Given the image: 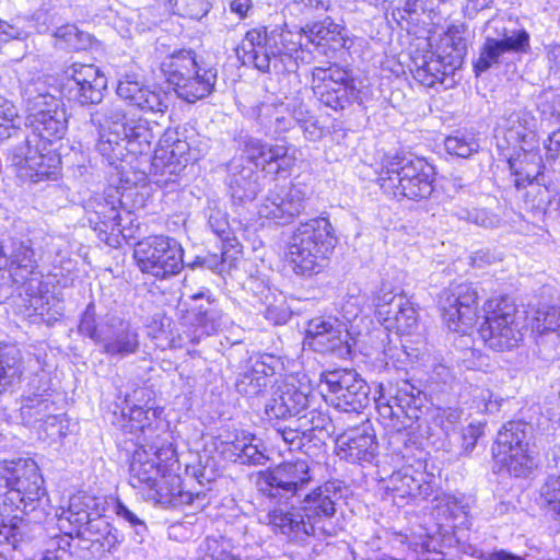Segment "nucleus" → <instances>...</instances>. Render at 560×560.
<instances>
[{"mask_svg": "<svg viewBox=\"0 0 560 560\" xmlns=\"http://www.w3.org/2000/svg\"><path fill=\"white\" fill-rule=\"evenodd\" d=\"M340 497L335 485L327 482L306 493L298 505L269 512L268 523L284 535L290 545L304 548L301 560H310L315 541L337 534L336 501Z\"/></svg>", "mask_w": 560, "mask_h": 560, "instance_id": "nucleus-1", "label": "nucleus"}, {"mask_svg": "<svg viewBox=\"0 0 560 560\" xmlns=\"http://www.w3.org/2000/svg\"><path fill=\"white\" fill-rule=\"evenodd\" d=\"M89 116L98 135L95 148L108 164L150 151L154 140L150 122L143 118L127 119L122 105L108 103L93 108Z\"/></svg>", "mask_w": 560, "mask_h": 560, "instance_id": "nucleus-2", "label": "nucleus"}, {"mask_svg": "<svg viewBox=\"0 0 560 560\" xmlns=\"http://www.w3.org/2000/svg\"><path fill=\"white\" fill-rule=\"evenodd\" d=\"M336 244L337 236L330 221L317 217L296 226L287 256L296 275L311 277L325 267Z\"/></svg>", "mask_w": 560, "mask_h": 560, "instance_id": "nucleus-3", "label": "nucleus"}, {"mask_svg": "<svg viewBox=\"0 0 560 560\" xmlns=\"http://www.w3.org/2000/svg\"><path fill=\"white\" fill-rule=\"evenodd\" d=\"M294 37L293 33L280 28H252L237 46L236 54L244 66H253L262 73H278L302 46Z\"/></svg>", "mask_w": 560, "mask_h": 560, "instance_id": "nucleus-4", "label": "nucleus"}, {"mask_svg": "<svg viewBox=\"0 0 560 560\" xmlns=\"http://www.w3.org/2000/svg\"><path fill=\"white\" fill-rule=\"evenodd\" d=\"M79 334L100 346V351L110 359L122 360L137 354L141 347L139 328L129 319L106 315L98 320L94 302L81 315Z\"/></svg>", "mask_w": 560, "mask_h": 560, "instance_id": "nucleus-5", "label": "nucleus"}, {"mask_svg": "<svg viewBox=\"0 0 560 560\" xmlns=\"http://www.w3.org/2000/svg\"><path fill=\"white\" fill-rule=\"evenodd\" d=\"M526 311L508 296L489 299L483 305V320L478 334L491 350L503 352L517 348L527 331Z\"/></svg>", "mask_w": 560, "mask_h": 560, "instance_id": "nucleus-6", "label": "nucleus"}, {"mask_svg": "<svg viewBox=\"0 0 560 560\" xmlns=\"http://www.w3.org/2000/svg\"><path fill=\"white\" fill-rule=\"evenodd\" d=\"M161 70L176 95L187 103L206 98L215 91L218 69L199 63L191 50H179L166 57Z\"/></svg>", "mask_w": 560, "mask_h": 560, "instance_id": "nucleus-7", "label": "nucleus"}, {"mask_svg": "<svg viewBox=\"0 0 560 560\" xmlns=\"http://www.w3.org/2000/svg\"><path fill=\"white\" fill-rule=\"evenodd\" d=\"M485 40L474 61L476 75L498 68L510 55H523L530 50V36L524 27H517L510 19L492 18L483 27Z\"/></svg>", "mask_w": 560, "mask_h": 560, "instance_id": "nucleus-8", "label": "nucleus"}, {"mask_svg": "<svg viewBox=\"0 0 560 560\" xmlns=\"http://www.w3.org/2000/svg\"><path fill=\"white\" fill-rule=\"evenodd\" d=\"M434 168L416 156H395L383 166L378 182L381 188L395 197L410 200L427 199L433 191Z\"/></svg>", "mask_w": 560, "mask_h": 560, "instance_id": "nucleus-9", "label": "nucleus"}, {"mask_svg": "<svg viewBox=\"0 0 560 560\" xmlns=\"http://www.w3.org/2000/svg\"><path fill=\"white\" fill-rule=\"evenodd\" d=\"M43 478L33 459H19L0 469V498L25 514L36 511L45 493Z\"/></svg>", "mask_w": 560, "mask_h": 560, "instance_id": "nucleus-10", "label": "nucleus"}, {"mask_svg": "<svg viewBox=\"0 0 560 560\" xmlns=\"http://www.w3.org/2000/svg\"><path fill=\"white\" fill-rule=\"evenodd\" d=\"M86 220L101 241L109 246L119 243V236L126 237L125 221L131 223V213L121 209L120 194L109 187L103 194L90 196L83 205Z\"/></svg>", "mask_w": 560, "mask_h": 560, "instance_id": "nucleus-11", "label": "nucleus"}, {"mask_svg": "<svg viewBox=\"0 0 560 560\" xmlns=\"http://www.w3.org/2000/svg\"><path fill=\"white\" fill-rule=\"evenodd\" d=\"M532 435V424L522 420L509 421L498 432L493 456L515 477H526L536 466L528 450Z\"/></svg>", "mask_w": 560, "mask_h": 560, "instance_id": "nucleus-12", "label": "nucleus"}, {"mask_svg": "<svg viewBox=\"0 0 560 560\" xmlns=\"http://www.w3.org/2000/svg\"><path fill=\"white\" fill-rule=\"evenodd\" d=\"M28 112L32 133L24 135L21 141L54 147L63 138L68 129V118L59 98L49 93H39L30 98Z\"/></svg>", "mask_w": 560, "mask_h": 560, "instance_id": "nucleus-13", "label": "nucleus"}, {"mask_svg": "<svg viewBox=\"0 0 560 560\" xmlns=\"http://www.w3.org/2000/svg\"><path fill=\"white\" fill-rule=\"evenodd\" d=\"M184 250L173 237L153 235L136 245L133 256L144 273L156 279H167L178 275L184 267Z\"/></svg>", "mask_w": 560, "mask_h": 560, "instance_id": "nucleus-14", "label": "nucleus"}, {"mask_svg": "<svg viewBox=\"0 0 560 560\" xmlns=\"http://www.w3.org/2000/svg\"><path fill=\"white\" fill-rule=\"evenodd\" d=\"M375 317L388 331L412 335L419 328V314L413 303L402 293H395L382 284L373 298Z\"/></svg>", "mask_w": 560, "mask_h": 560, "instance_id": "nucleus-15", "label": "nucleus"}, {"mask_svg": "<svg viewBox=\"0 0 560 560\" xmlns=\"http://www.w3.org/2000/svg\"><path fill=\"white\" fill-rule=\"evenodd\" d=\"M312 88L319 102L334 110H343L358 97L353 79L336 63L312 70Z\"/></svg>", "mask_w": 560, "mask_h": 560, "instance_id": "nucleus-16", "label": "nucleus"}, {"mask_svg": "<svg viewBox=\"0 0 560 560\" xmlns=\"http://www.w3.org/2000/svg\"><path fill=\"white\" fill-rule=\"evenodd\" d=\"M57 150L56 145L21 141L11 149L9 160L13 166L25 171L32 182L56 180L61 171V158Z\"/></svg>", "mask_w": 560, "mask_h": 560, "instance_id": "nucleus-17", "label": "nucleus"}, {"mask_svg": "<svg viewBox=\"0 0 560 560\" xmlns=\"http://www.w3.org/2000/svg\"><path fill=\"white\" fill-rule=\"evenodd\" d=\"M326 400L343 412H359L370 402V387L354 370H335L323 374Z\"/></svg>", "mask_w": 560, "mask_h": 560, "instance_id": "nucleus-18", "label": "nucleus"}, {"mask_svg": "<svg viewBox=\"0 0 560 560\" xmlns=\"http://www.w3.org/2000/svg\"><path fill=\"white\" fill-rule=\"evenodd\" d=\"M311 190L303 183L275 186L258 206V214L277 225H288L306 209Z\"/></svg>", "mask_w": 560, "mask_h": 560, "instance_id": "nucleus-19", "label": "nucleus"}, {"mask_svg": "<svg viewBox=\"0 0 560 560\" xmlns=\"http://www.w3.org/2000/svg\"><path fill=\"white\" fill-rule=\"evenodd\" d=\"M423 399L420 385L408 380L380 384L377 395L374 397L378 413L388 419H398L402 415L408 419H418Z\"/></svg>", "mask_w": 560, "mask_h": 560, "instance_id": "nucleus-20", "label": "nucleus"}, {"mask_svg": "<svg viewBox=\"0 0 560 560\" xmlns=\"http://www.w3.org/2000/svg\"><path fill=\"white\" fill-rule=\"evenodd\" d=\"M479 289L478 284L459 283L442 292L440 306L451 330L467 334L476 324Z\"/></svg>", "mask_w": 560, "mask_h": 560, "instance_id": "nucleus-21", "label": "nucleus"}, {"mask_svg": "<svg viewBox=\"0 0 560 560\" xmlns=\"http://www.w3.org/2000/svg\"><path fill=\"white\" fill-rule=\"evenodd\" d=\"M62 92L80 106H95L102 103L107 88V79L98 67L73 62L63 70Z\"/></svg>", "mask_w": 560, "mask_h": 560, "instance_id": "nucleus-22", "label": "nucleus"}, {"mask_svg": "<svg viewBox=\"0 0 560 560\" xmlns=\"http://www.w3.org/2000/svg\"><path fill=\"white\" fill-rule=\"evenodd\" d=\"M235 141L245 154L246 164L252 163L267 174L289 172L294 164V158L289 154V147L285 144H271L243 132L235 137Z\"/></svg>", "mask_w": 560, "mask_h": 560, "instance_id": "nucleus-23", "label": "nucleus"}, {"mask_svg": "<svg viewBox=\"0 0 560 560\" xmlns=\"http://www.w3.org/2000/svg\"><path fill=\"white\" fill-rule=\"evenodd\" d=\"M266 488L262 491L271 498L289 499L301 497V492L312 482L313 476L305 460L285 462L261 476Z\"/></svg>", "mask_w": 560, "mask_h": 560, "instance_id": "nucleus-24", "label": "nucleus"}, {"mask_svg": "<svg viewBox=\"0 0 560 560\" xmlns=\"http://www.w3.org/2000/svg\"><path fill=\"white\" fill-rule=\"evenodd\" d=\"M8 264L12 281L23 287L27 295H37L42 283V275L36 270L37 261L28 241L13 242L9 258H7L4 247L0 245V270Z\"/></svg>", "mask_w": 560, "mask_h": 560, "instance_id": "nucleus-25", "label": "nucleus"}, {"mask_svg": "<svg viewBox=\"0 0 560 560\" xmlns=\"http://www.w3.org/2000/svg\"><path fill=\"white\" fill-rule=\"evenodd\" d=\"M117 95L129 106L143 114H164L168 108V95L159 86L149 85L137 74H125L118 80Z\"/></svg>", "mask_w": 560, "mask_h": 560, "instance_id": "nucleus-26", "label": "nucleus"}, {"mask_svg": "<svg viewBox=\"0 0 560 560\" xmlns=\"http://www.w3.org/2000/svg\"><path fill=\"white\" fill-rule=\"evenodd\" d=\"M520 156L517 159L510 158L509 165L515 176L514 185L520 189H525L524 200L533 209L542 210L545 213L557 210L555 206L560 205V198L551 195L550 188L546 185L544 175L539 170L533 174L523 167ZM537 168H540L538 163Z\"/></svg>", "mask_w": 560, "mask_h": 560, "instance_id": "nucleus-27", "label": "nucleus"}, {"mask_svg": "<svg viewBox=\"0 0 560 560\" xmlns=\"http://www.w3.org/2000/svg\"><path fill=\"white\" fill-rule=\"evenodd\" d=\"M308 343L315 351L346 357L350 353L349 331L336 318L316 317L310 320L306 329Z\"/></svg>", "mask_w": 560, "mask_h": 560, "instance_id": "nucleus-28", "label": "nucleus"}, {"mask_svg": "<svg viewBox=\"0 0 560 560\" xmlns=\"http://www.w3.org/2000/svg\"><path fill=\"white\" fill-rule=\"evenodd\" d=\"M337 455L349 463H372L378 453L375 431L370 421L351 428L336 440Z\"/></svg>", "mask_w": 560, "mask_h": 560, "instance_id": "nucleus-29", "label": "nucleus"}, {"mask_svg": "<svg viewBox=\"0 0 560 560\" xmlns=\"http://www.w3.org/2000/svg\"><path fill=\"white\" fill-rule=\"evenodd\" d=\"M124 539V534L105 516L96 515L90 526L85 527L78 546L82 558L101 559L106 553L115 552Z\"/></svg>", "mask_w": 560, "mask_h": 560, "instance_id": "nucleus-30", "label": "nucleus"}, {"mask_svg": "<svg viewBox=\"0 0 560 560\" xmlns=\"http://www.w3.org/2000/svg\"><path fill=\"white\" fill-rule=\"evenodd\" d=\"M188 143L185 140L177 139L173 141L171 149L158 148L151 162L152 182L159 187L166 188L177 182L180 172L185 168V158Z\"/></svg>", "mask_w": 560, "mask_h": 560, "instance_id": "nucleus-31", "label": "nucleus"}, {"mask_svg": "<svg viewBox=\"0 0 560 560\" xmlns=\"http://www.w3.org/2000/svg\"><path fill=\"white\" fill-rule=\"evenodd\" d=\"M310 396L294 385L279 386L265 405L269 422L296 419L310 408Z\"/></svg>", "mask_w": 560, "mask_h": 560, "instance_id": "nucleus-32", "label": "nucleus"}, {"mask_svg": "<svg viewBox=\"0 0 560 560\" xmlns=\"http://www.w3.org/2000/svg\"><path fill=\"white\" fill-rule=\"evenodd\" d=\"M417 465V468L411 465L406 466L390 476L387 488L395 495L399 498L430 495L434 474L428 471L427 460H418Z\"/></svg>", "mask_w": 560, "mask_h": 560, "instance_id": "nucleus-33", "label": "nucleus"}, {"mask_svg": "<svg viewBox=\"0 0 560 560\" xmlns=\"http://www.w3.org/2000/svg\"><path fill=\"white\" fill-rule=\"evenodd\" d=\"M501 128L508 143L520 145L524 151L522 161H534L536 154L527 153L525 145H532L536 139L537 120L533 114L525 109H515L506 113L502 119Z\"/></svg>", "mask_w": 560, "mask_h": 560, "instance_id": "nucleus-34", "label": "nucleus"}, {"mask_svg": "<svg viewBox=\"0 0 560 560\" xmlns=\"http://www.w3.org/2000/svg\"><path fill=\"white\" fill-rule=\"evenodd\" d=\"M225 183L233 201L238 203L253 201L261 189L259 174L243 156L230 161Z\"/></svg>", "mask_w": 560, "mask_h": 560, "instance_id": "nucleus-35", "label": "nucleus"}, {"mask_svg": "<svg viewBox=\"0 0 560 560\" xmlns=\"http://www.w3.org/2000/svg\"><path fill=\"white\" fill-rule=\"evenodd\" d=\"M203 497L201 492L192 493L185 490L180 476L176 474H163L156 487L149 493L150 499L164 508L172 509L195 503L197 506H201L202 503L199 501L203 500Z\"/></svg>", "mask_w": 560, "mask_h": 560, "instance_id": "nucleus-36", "label": "nucleus"}, {"mask_svg": "<svg viewBox=\"0 0 560 560\" xmlns=\"http://www.w3.org/2000/svg\"><path fill=\"white\" fill-rule=\"evenodd\" d=\"M191 299L199 304H196L187 311L185 320L192 327L201 330V334L211 335L215 332L221 326V311L215 305L210 295L200 291Z\"/></svg>", "mask_w": 560, "mask_h": 560, "instance_id": "nucleus-37", "label": "nucleus"}, {"mask_svg": "<svg viewBox=\"0 0 560 560\" xmlns=\"http://www.w3.org/2000/svg\"><path fill=\"white\" fill-rule=\"evenodd\" d=\"M307 43L313 44L319 52L326 54V48L338 50L345 47L346 39L341 28L330 18L307 24L302 28Z\"/></svg>", "mask_w": 560, "mask_h": 560, "instance_id": "nucleus-38", "label": "nucleus"}, {"mask_svg": "<svg viewBox=\"0 0 560 560\" xmlns=\"http://www.w3.org/2000/svg\"><path fill=\"white\" fill-rule=\"evenodd\" d=\"M129 482L133 488H148L150 493L156 487L161 477V466L150 458L145 450H137L131 458Z\"/></svg>", "mask_w": 560, "mask_h": 560, "instance_id": "nucleus-39", "label": "nucleus"}, {"mask_svg": "<svg viewBox=\"0 0 560 560\" xmlns=\"http://www.w3.org/2000/svg\"><path fill=\"white\" fill-rule=\"evenodd\" d=\"M267 360L272 361L273 357L268 355L262 361H257L250 370L238 375L235 387L240 394L254 397L269 386L275 368Z\"/></svg>", "mask_w": 560, "mask_h": 560, "instance_id": "nucleus-40", "label": "nucleus"}, {"mask_svg": "<svg viewBox=\"0 0 560 560\" xmlns=\"http://www.w3.org/2000/svg\"><path fill=\"white\" fill-rule=\"evenodd\" d=\"M304 431H306L307 443L314 446H322L325 441L334 433V424L326 411L312 408L306 409L302 416H299Z\"/></svg>", "mask_w": 560, "mask_h": 560, "instance_id": "nucleus-41", "label": "nucleus"}, {"mask_svg": "<svg viewBox=\"0 0 560 560\" xmlns=\"http://www.w3.org/2000/svg\"><path fill=\"white\" fill-rule=\"evenodd\" d=\"M23 371L20 349L15 345L0 342V393L20 382Z\"/></svg>", "mask_w": 560, "mask_h": 560, "instance_id": "nucleus-42", "label": "nucleus"}, {"mask_svg": "<svg viewBox=\"0 0 560 560\" xmlns=\"http://www.w3.org/2000/svg\"><path fill=\"white\" fill-rule=\"evenodd\" d=\"M192 560H258L256 557L233 552L223 537H207L198 546Z\"/></svg>", "mask_w": 560, "mask_h": 560, "instance_id": "nucleus-43", "label": "nucleus"}, {"mask_svg": "<svg viewBox=\"0 0 560 560\" xmlns=\"http://www.w3.org/2000/svg\"><path fill=\"white\" fill-rule=\"evenodd\" d=\"M456 68L455 62L447 61L445 57H434L424 59L422 65L418 66L413 72V78L427 88H432L436 82H443L445 75Z\"/></svg>", "mask_w": 560, "mask_h": 560, "instance_id": "nucleus-44", "label": "nucleus"}, {"mask_svg": "<svg viewBox=\"0 0 560 560\" xmlns=\"http://www.w3.org/2000/svg\"><path fill=\"white\" fill-rule=\"evenodd\" d=\"M448 211L451 217L483 229H498L502 224L500 215L486 208H469L454 203Z\"/></svg>", "mask_w": 560, "mask_h": 560, "instance_id": "nucleus-45", "label": "nucleus"}, {"mask_svg": "<svg viewBox=\"0 0 560 560\" xmlns=\"http://www.w3.org/2000/svg\"><path fill=\"white\" fill-rule=\"evenodd\" d=\"M96 515L100 514L97 512H91L89 504L84 503L81 498L75 497L71 498L68 509L60 514L59 522L62 527H65L63 522H68L80 539L81 536H83L85 527L90 526V523Z\"/></svg>", "mask_w": 560, "mask_h": 560, "instance_id": "nucleus-46", "label": "nucleus"}, {"mask_svg": "<svg viewBox=\"0 0 560 560\" xmlns=\"http://www.w3.org/2000/svg\"><path fill=\"white\" fill-rule=\"evenodd\" d=\"M483 434L481 422L470 423L460 432H454L450 438L448 452L455 456H469L476 447L477 441Z\"/></svg>", "mask_w": 560, "mask_h": 560, "instance_id": "nucleus-47", "label": "nucleus"}, {"mask_svg": "<svg viewBox=\"0 0 560 560\" xmlns=\"http://www.w3.org/2000/svg\"><path fill=\"white\" fill-rule=\"evenodd\" d=\"M288 421L289 424H283L281 421H275V423H272L276 434L289 445L290 450H300L308 454L311 443H307L308 435H306V431H304L299 417Z\"/></svg>", "mask_w": 560, "mask_h": 560, "instance_id": "nucleus-48", "label": "nucleus"}, {"mask_svg": "<svg viewBox=\"0 0 560 560\" xmlns=\"http://www.w3.org/2000/svg\"><path fill=\"white\" fill-rule=\"evenodd\" d=\"M54 36L60 48L71 50H84L92 44V36L80 31L74 24H66L57 27Z\"/></svg>", "mask_w": 560, "mask_h": 560, "instance_id": "nucleus-49", "label": "nucleus"}, {"mask_svg": "<svg viewBox=\"0 0 560 560\" xmlns=\"http://www.w3.org/2000/svg\"><path fill=\"white\" fill-rule=\"evenodd\" d=\"M536 107L541 120L550 125L560 124V91L544 90L536 100Z\"/></svg>", "mask_w": 560, "mask_h": 560, "instance_id": "nucleus-50", "label": "nucleus"}, {"mask_svg": "<svg viewBox=\"0 0 560 560\" xmlns=\"http://www.w3.org/2000/svg\"><path fill=\"white\" fill-rule=\"evenodd\" d=\"M444 145L447 153L463 159L477 153L480 148L474 133L460 131L448 136L444 141Z\"/></svg>", "mask_w": 560, "mask_h": 560, "instance_id": "nucleus-51", "label": "nucleus"}, {"mask_svg": "<svg viewBox=\"0 0 560 560\" xmlns=\"http://www.w3.org/2000/svg\"><path fill=\"white\" fill-rule=\"evenodd\" d=\"M18 110L15 106L3 98H0V143L10 138H21L23 130L15 124Z\"/></svg>", "mask_w": 560, "mask_h": 560, "instance_id": "nucleus-52", "label": "nucleus"}, {"mask_svg": "<svg viewBox=\"0 0 560 560\" xmlns=\"http://www.w3.org/2000/svg\"><path fill=\"white\" fill-rule=\"evenodd\" d=\"M186 472L201 486L213 482L218 476L215 462L207 454L200 455L197 463L187 465Z\"/></svg>", "mask_w": 560, "mask_h": 560, "instance_id": "nucleus-53", "label": "nucleus"}, {"mask_svg": "<svg viewBox=\"0 0 560 560\" xmlns=\"http://www.w3.org/2000/svg\"><path fill=\"white\" fill-rule=\"evenodd\" d=\"M560 327V308L542 306L536 311L532 329L539 335L555 331Z\"/></svg>", "mask_w": 560, "mask_h": 560, "instance_id": "nucleus-54", "label": "nucleus"}, {"mask_svg": "<svg viewBox=\"0 0 560 560\" xmlns=\"http://www.w3.org/2000/svg\"><path fill=\"white\" fill-rule=\"evenodd\" d=\"M205 217L209 229L219 237H228L229 234V220L225 211L215 201L208 203L205 209Z\"/></svg>", "mask_w": 560, "mask_h": 560, "instance_id": "nucleus-55", "label": "nucleus"}, {"mask_svg": "<svg viewBox=\"0 0 560 560\" xmlns=\"http://www.w3.org/2000/svg\"><path fill=\"white\" fill-rule=\"evenodd\" d=\"M540 495L550 512L560 520V476L550 475L540 488Z\"/></svg>", "mask_w": 560, "mask_h": 560, "instance_id": "nucleus-56", "label": "nucleus"}, {"mask_svg": "<svg viewBox=\"0 0 560 560\" xmlns=\"http://www.w3.org/2000/svg\"><path fill=\"white\" fill-rule=\"evenodd\" d=\"M71 535H57L52 537L40 560H71Z\"/></svg>", "mask_w": 560, "mask_h": 560, "instance_id": "nucleus-57", "label": "nucleus"}, {"mask_svg": "<svg viewBox=\"0 0 560 560\" xmlns=\"http://www.w3.org/2000/svg\"><path fill=\"white\" fill-rule=\"evenodd\" d=\"M178 14L194 20H200L211 9V0H172Z\"/></svg>", "mask_w": 560, "mask_h": 560, "instance_id": "nucleus-58", "label": "nucleus"}, {"mask_svg": "<svg viewBox=\"0 0 560 560\" xmlns=\"http://www.w3.org/2000/svg\"><path fill=\"white\" fill-rule=\"evenodd\" d=\"M446 40L447 45L452 46V52L445 58H452L450 61L455 62L456 66L460 65L463 57L466 55L467 44L458 26H452L447 30Z\"/></svg>", "mask_w": 560, "mask_h": 560, "instance_id": "nucleus-59", "label": "nucleus"}, {"mask_svg": "<svg viewBox=\"0 0 560 560\" xmlns=\"http://www.w3.org/2000/svg\"><path fill=\"white\" fill-rule=\"evenodd\" d=\"M116 513L119 517L124 518L126 522L130 524V526L135 529L136 536L139 538L137 540L141 542L148 530L144 522L121 503L117 504Z\"/></svg>", "mask_w": 560, "mask_h": 560, "instance_id": "nucleus-60", "label": "nucleus"}, {"mask_svg": "<svg viewBox=\"0 0 560 560\" xmlns=\"http://www.w3.org/2000/svg\"><path fill=\"white\" fill-rule=\"evenodd\" d=\"M438 418L446 436L452 438V434L457 432L455 429L462 418V411L458 408H445L439 412Z\"/></svg>", "mask_w": 560, "mask_h": 560, "instance_id": "nucleus-61", "label": "nucleus"}, {"mask_svg": "<svg viewBox=\"0 0 560 560\" xmlns=\"http://www.w3.org/2000/svg\"><path fill=\"white\" fill-rule=\"evenodd\" d=\"M545 156L548 163L560 158V124L544 140Z\"/></svg>", "mask_w": 560, "mask_h": 560, "instance_id": "nucleus-62", "label": "nucleus"}, {"mask_svg": "<svg viewBox=\"0 0 560 560\" xmlns=\"http://www.w3.org/2000/svg\"><path fill=\"white\" fill-rule=\"evenodd\" d=\"M254 438H247V443L241 455V464L243 465H264L267 457L264 452L259 450L258 445L253 444Z\"/></svg>", "mask_w": 560, "mask_h": 560, "instance_id": "nucleus-63", "label": "nucleus"}, {"mask_svg": "<svg viewBox=\"0 0 560 560\" xmlns=\"http://www.w3.org/2000/svg\"><path fill=\"white\" fill-rule=\"evenodd\" d=\"M149 409H144L141 406H133L129 408L128 415L122 411L124 417H128L131 430L135 431H142L147 425L150 424L149 422Z\"/></svg>", "mask_w": 560, "mask_h": 560, "instance_id": "nucleus-64", "label": "nucleus"}]
</instances>
